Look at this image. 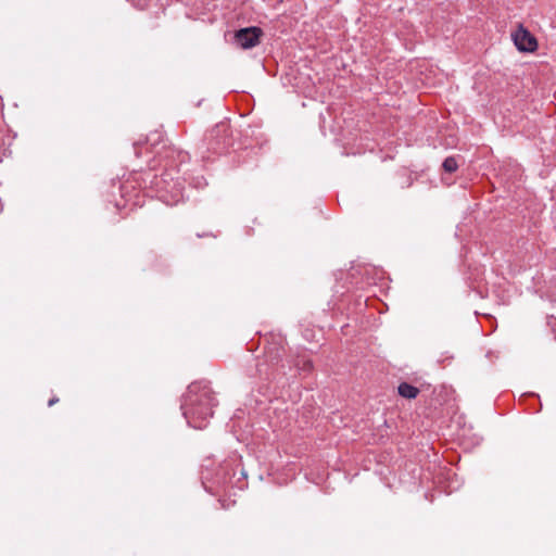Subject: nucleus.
<instances>
[{
    "mask_svg": "<svg viewBox=\"0 0 556 556\" xmlns=\"http://www.w3.org/2000/svg\"><path fill=\"white\" fill-rule=\"evenodd\" d=\"M216 399L207 382H192L187 390L181 409L189 426L203 429L208 417L213 416Z\"/></svg>",
    "mask_w": 556,
    "mask_h": 556,
    "instance_id": "f257e3e1",
    "label": "nucleus"
},
{
    "mask_svg": "<svg viewBox=\"0 0 556 556\" xmlns=\"http://www.w3.org/2000/svg\"><path fill=\"white\" fill-rule=\"evenodd\" d=\"M262 29L255 26L241 28L235 34L237 45L243 49H250L258 45Z\"/></svg>",
    "mask_w": 556,
    "mask_h": 556,
    "instance_id": "f03ea898",
    "label": "nucleus"
},
{
    "mask_svg": "<svg viewBox=\"0 0 556 556\" xmlns=\"http://www.w3.org/2000/svg\"><path fill=\"white\" fill-rule=\"evenodd\" d=\"M513 40L519 51L533 52L538 48L535 37L522 25L513 34Z\"/></svg>",
    "mask_w": 556,
    "mask_h": 556,
    "instance_id": "7ed1b4c3",
    "label": "nucleus"
},
{
    "mask_svg": "<svg viewBox=\"0 0 556 556\" xmlns=\"http://www.w3.org/2000/svg\"><path fill=\"white\" fill-rule=\"evenodd\" d=\"M229 134V127L227 124L222 123L216 125L211 131H210V138L211 140H215L216 142H211L212 149L215 152H223L230 146V139L228 138Z\"/></svg>",
    "mask_w": 556,
    "mask_h": 556,
    "instance_id": "20e7f679",
    "label": "nucleus"
},
{
    "mask_svg": "<svg viewBox=\"0 0 556 556\" xmlns=\"http://www.w3.org/2000/svg\"><path fill=\"white\" fill-rule=\"evenodd\" d=\"M397 390L401 396L409 400L415 399L419 394V389L407 382H402Z\"/></svg>",
    "mask_w": 556,
    "mask_h": 556,
    "instance_id": "39448f33",
    "label": "nucleus"
},
{
    "mask_svg": "<svg viewBox=\"0 0 556 556\" xmlns=\"http://www.w3.org/2000/svg\"><path fill=\"white\" fill-rule=\"evenodd\" d=\"M442 167L446 173H454L458 168V163L454 156H448L443 161Z\"/></svg>",
    "mask_w": 556,
    "mask_h": 556,
    "instance_id": "423d86ee",
    "label": "nucleus"
},
{
    "mask_svg": "<svg viewBox=\"0 0 556 556\" xmlns=\"http://www.w3.org/2000/svg\"><path fill=\"white\" fill-rule=\"evenodd\" d=\"M263 366H264V363H261V361L258 359L257 364H256V371L260 376H262L265 372L263 369Z\"/></svg>",
    "mask_w": 556,
    "mask_h": 556,
    "instance_id": "0eeeda50",
    "label": "nucleus"
},
{
    "mask_svg": "<svg viewBox=\"0 0 556 556\" xmlns=\"http://www.w3.org/2000/svg\"><path fill=\"white\" fill-rule=\"evenodd\" d=\"M312 367H313L312 362H311V361H305V362L303 363V367H302V369H303V370H306V371H309V370L312 369Z\"/></svg>",
    "mask_w": 556,
    "mask_h": 556,
    "instance_id": "6e6552de",
    "label": "nucleus"
},
{
    "mask_svg": "<svg viewBox=\"0 0 556 556\" xmlns=\"http://www.w3.org/2000/svg\"><path fill=\"white\" fill-rule=\"evenodd\" d=\"M58 402H59V397L54 396V397L49 400L48 406H53Z\"/></svg>",
    "mask_w": 556,
    "mask_h": 556,
    "instance_id": "1a4fd4ad",
    "label": "nucleus"
}]
</instances>
